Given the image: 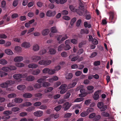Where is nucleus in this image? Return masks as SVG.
Listing matches in <instances>:
<instances>
[{
    "instance_id": "58836bf2",
    "label": "nucleus",
    "mask_w": 121,
    "mask_h": 121,
    "mask_svg": "<svg viewBox=\"0 0 121 121\" xmlns=\"http://www.w3.org/2000/svg\"><path fill=\"white\" fill-rule=\"evenodd\" d=\"M44 65H49L51 62V61L50 60H44Z\"/></svg>"
},
{
    "instance_id": "c03bdc74",
    "label": "nucleus",
    "mask_w": 121,
    "mask_h": 121,
    "mask_svg": "<svg viewBox=\"0 0 121 121\" xmlns=\"http://www.w3.org/2000/svg\"><path fill=\"white\" fill-rule=\"evenodd\" d=\"M62 106L60 105H59L57 106L56 107L54 108V109L55 110H56L57 111H59L61 108Z\"/></svg>"
},
{
    "instance_id": "49530a36",
    "label": "nucleus",
    "mask_w": 121,
    "mask_h": 121,
    "mask_svg": "<svg viewBox=\"0 0 121 121\" xmlns=\"http://www.w3.org/2000/svg\"><path fill=\"white\" fill-rule=\"evenodd\" d=\"M2 69L3 71L6 72L9 71V67H3L2 68Z\"/></svg>"
},
{
    "instance_id": "4468645a",
    "label": "nucleus",
    "mask_w": 121,
    "mask_h": 121,
    "mask_svg": "<svg viewBox=\"0 0 121 121\" xmlns=\"http://www.w3.org/2000/svg\"><path fill=\"white\" fill-rule=\"evenodd\" d=\"M37 66L38 65H37L33 63L29 64L28 65V67L29 68L32 69L36 68Z\"/></svg>"
},
{
    "instance_id": "2f4dec72",
    "label": "nucleus",
    "mask_w": 121,
    "mask_h": 121,
    "mask_svg": "<svg viewBox=\"0 0 121 121\" xmlns=\"http://www.w3.org/2000/svg\"><path fill=\"white\" fill-rule=\"evenodd\" d=\"M40 72V70L39 69H37L33 71L32 73L34 75H37Z\"/></svg>"
},
{
    "instance_id": "a19ab883",
    "label": "nucleus",
    "mask_w": 121,
    "mask_h": 121,
    "mask_svg": "<svg viewBox=\"0 0 121 121\" xmlns=\"http://www.w3.org/2000/svg\"><path fill=\"white\" fill-rule=\"evenodd\" d=\"M97 54V52H93L91 54L90 57L91 58H93L95 57Z\"/></svg>"
},
{
    "instance_id": "e2e57ef3",
    "label": "nucleus",
    "mask_w": 121,
    "mask_h": 121,
    "mask_svg": "<svg viewBox=\"0 0 121 121\" xmlns=\"http://www.w3.org/2000/svg\"><path fill=\"white\" fill-rule=\"evenodd\" d=\"M100 111H104L107 108V106L106 105H103L100 108Z\"/></svg>"
},
{
    "instance_id": "8fccbe9b",
    "label": "nucleus",
    "mask_w": 121,
    "mask_h": 121,
    "mask_svg": "<svg viewBox=\"0 0 121 121\" xmlns=\"http://www.w3.org/2000/svg\"><path fill=\"white\" fill-rule=\"evenodd\" d=\"M100 64V62L99 61H96L94 62L93 64L95 66L99 65Z\"/></svg>"
},
{
    "instance_id": "4c0bfd02",
    "label": "nucleus",
    "mask_w": 121,
    "mask_h": 121,
    "mask_svg": "<svg viewBox=\"0 0 121 121\" xmlns=\"http://www.w3.org/2000/svg\"><path fill=\"white\" fill-rule=\"evenodd\" d=\"M56 70L55 69H49L48 74H53L56 72Z\"/></svg>"
},
{
    "instance_id": "79ce46f5",
    "label": "nucleus",
    "mask_w": 121,
    "mask_h": 121,
    "mask_svg": "<svg viewBox=\"0 0 121 121\" xmlns=\"http://www.w3.org/2000/svg\"><path fill=\"white\" fill-rule=\"evenodd\" d=\"M76 20V18L75 17L73 18L71 20L70 22V24L71 26H72L73 24L75 22Z\"/></svg>"
},
{
    "instance_id": "ea45409f",
    "label": "nucleus",
    "mask_w": 121,
    "mask_h": 121,
    "mask_svg": "<svg viewBox=\"0 0 121 121\" xmlns=\"http://www.w3.org/2000/svg\"><path fill=\"white\" fill-rule=\"evenodd\" d=\"M14 49L16 51L20 52L22 48L19 46H16L15 47Z\"/></svg>"
},
{
    "instance_id": "f3484780",
    "label": "nucleus",
    "mask_w": 121,
    "mask_h": 121,
    "mask_svg": "<svg viewBox=\"0 0 121 121\" xmlns=\"http://www.w3.org/2000/svg\"><path fill=\"white\" fill-rule=\"evenodd\" d=\"M5 52L6 53L9 55H12L13 53L12 50L9 49L5 50Z\"/></svg>"
},
{
    "instance_id": "a211bd4d",
    "label": "nucleus",
    "mask_w": 121,
    "mask_h": 121,
    "mask_svg": "<svg viewBox=\"0 0 121 121\" xmlns=\"http://www.w3.org/2000/svg\"><path fill=\"white\" fill-rule=\"evenodd\" d=\"M35 79L34 77L32 76H29L27 77L26 80L28 81H33Z\"/></svg>"
},
{
    "instance_id": "3c124183",
    "label": "nucleus",
    "mask_w": 121,
    "mask_h": 121,
    "mask_svg": "<svg viewBox=\"0 0 121 121\" xmlns=\"http://www.w3.org/2000/svg\"><path fill=\"white\" fill-rule=\"evenodd\" d=\"M50 85V84L48 82H45L43 83V87H47Z\"/></svg>"
},
{
    "instance_id": "5fc2aeb1",
    "label": "nucleus",
    "mask_w": 121,
    "mask_h": 121,
    "mask_svg": "<svg viewBox=\"0 0 121 121\" xmlns=\"http://www.w3.org/2000/svg\"><path fill=\"white\" fill-rule=\"evenodd\" d=\"M101 115L104 117H108L109 116V114L108 112H103L101 113Z\"/></svg>"
},
{
    "instance_id": "680f3d73",
    "label": "nucleus",
    "mask_w": 121,
    "mask_h": 121,
    "mask_svg": "<svg viewBox=\"0 0 121 121\" xmlns=\"http://www.w3.org/2000/svg\"><path fill=\"white\" fill-rule=\"evenodd\" d=\"M70 41L71 43L75 44H77V40L75 39H71Z\"/></svg>"
},
{
    "instance_id": "2eb2a0df",
    "label": "nucleus",
    "mask_w": 121,
    "mask_h": 121,
    "mask_svg": "<svg viewBox=\"0 0 121 121\" xmlns=\"http://www.w3.org/2000/svg\"><path fill=\"white\" fill-rule=\"evenodd\" d=\"M22 74H14L13 76V78L16 79H18L22 78Z\"/></svg>"
},
{
    "instance_id": "393cba45",
    "label": "nucleus",
    "mask_w": 121,
    "mask_h": 121,
    "mask_svg": "<svg viewBox=\"0 0 121 121\" xmlns=\"http://www.w3.org/2000/svg\"><path fill=\"white\" fill-rule=\"evenodd\" d=\"M71 94L69 91H67L66 92V93L65 94L64 96V98L65 99H67L68 98L70 95Z\"/></svg>"
},
{
    "instance_id": "423d86ee",
    "label": "nucleus",
    "mask_w": 121,
    "mask_h": 121,
    "mask_svg": "<svg viewBox=\"0 0 121 121\" xmlns=\"http://www.w3.org/2000/svg\"><path fill=\"white\" fill-rule=\"evenodd\" d=\"M23 60V57L19 56L16 57L14 59V60L15 62H20L22 61Z\"/></svg>"
},
{
    "instance_id": "a878e982",
    "label": "nucleus",
    "mask_w": 121,
    "mask_h": 121,
    "mask_svg": "<svg viewBox=\"0 0 121 121\" xmlns=\"http://www.w3.org/2000/svg\"><path fill=\"white\" fill-rule=\"evenodd\" d=\"M7 63V61L5 60L1 59L0 60V64L2 65H5Z\"/></svg>"
},
{
    "instance_id": "f03ea898",
    "label": "nucleus",
    "mask_w": 121,
    "mask_h": 121,
    "mask_svg": "<svg viewBox=\"0 0 121 121\" xmlns=\"http://www.w3.org/2000/svg\"><path fill=\"white\" fill-rule=\"evenodd\" d=\"M101 92V91L100 90H98L95 92L93 97L94 99L97 100L98 99Z\"/></svg>"
},
{
    "instance_id": "39448f33",
    "label": "nucleus",
    "mask_w": 121,
    "mask_h": 121,
    "mask_svg": "<svg viewBox=\"0 0 121 121\" xmlns=\"http://www.w3.org/2000/svg\"><path fill=\"white\" fill-rule=\"evenodd\" d=\"M71 104H69L68 102L65 103L63 105V106L64 108L65 111L67 110L71 106Z\"/></svg>"
},
{
    "instance_id": "e433bc0d",
    "label": "nucleus",
    "mask_w": 121,
    "mask_h": 121,
    "mask_svg": "<svg viewBox=\"0 0 121 121\" xmlns=\"http://www.w3.org/2000/svg\"><path fill=\"white\" fill-rule=\"evenodd\" d=\"M7 75V73L2 71H0V76L1 77H2L4 76H6Z\"/></svg>"
},
{
    "instance_id": "f257e3e1",
    "label": "nucleus",
    "mask_w": 121,
    "mask_h": 121,
    "mask_svg": "<svg viewBox=\"0 0 121 121\" xmlns=\"http://www.w3.org/2000/svg\"><path fill=\"white\" fill-rule=\"evenodd\" d=\"M110 16L109 18V23H114L117 19V17L115 15L114 12H110L109 13Z\"/></svg>"
},
{
    "instance_id": "69168bd1",
    "label": "nucleus",
    "mask_w": 121,
    "mask_h": 121,
    "mask_svg": "<svg viewBox=\"0 0 121 121\" xmlns=\"http://www.w3.org/2000/svg\"><path fill=\"white\" fill-rule=\"evenodd\" d=\"M82 72L80 71H76L75 73V75L77 76H80L82 74Z\"/></svg>"
},
{
    "instance_id": "473e14b6",
    "label": "nucleus",
    "mask_w": 121,
    "mask_h": 121,
    "mask_svg": "<svg viewBox=\"0 0 121 121\" xmlns=\"http://www.w3.org/2000/svg\"><path fill=\"white\" fill-rule=\"evenodd\" d=\"M51 32L52 33H56L57 32V30L55 27L53 26L51 28Z\"/></svg>"
},
{
    "instance_id": "13d9d810",
    "label": "nucleus",
    "mask_w": 121,
    "mask_h": 121,
    "mask_svg": "<svg viewBox=\"0 0 121 121\" xmlns=\"http://www.w3.org/2000/svg\"><path fill=\"white\" fill-rule=\"evenodd\" d=\"M61 56L63 57H66L67 56V53L65 52H61Z\"/></svg>"
},
{
    "instance_id": "f8f14e48",
    "label": "nucleus",
    "mask_w": 121,
    "mask_h": 121,
    "mask_svg": "<svg viewBox=\"0 0 121 121\" xmlns=\"http://www.w3.org/2000/svg\"><path fill=\"white\" fill-rule=\"evenodd\" d=\"M47 78L46 76H43L42 78L38 79L37 80V82L39 83H41L43 82H44L45 81V79Z\"/></svg>"
},
{
    "instance_id": "f704fd0d",
    "label": "nucleus",
    "mask_w": 121,
    "mask_h": 121,
    "mask_svg": "<svg viewBox=\"0 0 121 121\" xmlns=\"http://www.w3.org/2000/svg\"><path fill=\"white\" fill-rule=\"evenodd\" d=\"M7 84L8 86L9 85H11L14 84V82L12 80H8L6 81Z\"/></svg>"
},
{
    "instance_id": "ddd939ff",
    "label": "nucleus",
    "mask_w": 121,
    "mask_h": 121,
    "mask_svg": "<svg viewBox=\"0 0 121 121\" xmlns=\"http://www.w3.org/2000/svg\"><path fill=\"white\" fill-rule=\"evenodd\" d=\"M49 30L48 29H46L43 30L42 31V34L43 35H46L49 33Z\"/></svg>"
},
{
    "instance_id": "774afa93",
    "label": "nucleus",
    "mask_w": 121,
    "mask_h": 121,
    "mask_svg": "<svg viewBox=\"0 0 121 121\" xmlns=\"http://www.w3.org/2000/svg\"><path fill=\"white\" fill-rule=\"evenodd\" d=\"M103 105V104L102 102H99L98 103L97 107L99 108H100Z\"/></svg>"
},
{
    "instance_id": "bb28decb",
    "label": "nucleus",
    "mask_w": 121,
    "mask_h": 121,
    "mask_svg": "<svg viewBox=\"0 0 121 121\" xmlns=\"http://www.w3.org/2000/svg\"><path fill=\"white\" fill-rule=\"evenodd\" d=\"M73 75L72 73H69L66 76V78L67 79H70L72 78Z\"/></svg>"
},
{
    "instance_id": "c756f323",
    "label": "nucleus",
    "mask_w": 121,
    "mask_h": 121,
    "mask_svg": "<svg viewBox=\"0 0 121 121\" xmlns=\"http://www.w3.org/2000/svg\"><path fill=\"white\" fill-rule=\"evenodd\" d=\"M3 114L6 115H9L12 113V112L10 110H7L4 111L3 112Z\"/></svg>"
},
{
    "instance_id": "052dcab7",
    "label": "nucleus",
    "mask_w": 121,
    "mask_h": 121,
    "mask_svg": "<svg viewBox=\"0 0 121 121\" xmlns=\"http://www.w3.org/2000/svg\"><path fill=\"white\" fill-rule=\"evenodd\" d=\"M6 4V1L4 0L2 1L1 3V7L2 8H4L5 7Z\"/></svg>"
},
{
    "instance_id": "de8ad7c7",
    "label": "nucleus",
    "mask_w": 121,
    "mask_h": 121,
    "mask_svg": "<svg viewBox=\"0 0 121 121\" xmlns=\"http://www.w3.org/2000/svg\"><path fill=\"white\" fill-rule=\"evenodd\" d=\"M49 69L48 68H46L43 70V73H48Z\"/></svg>"
},
{
    "instance_id": "0eeeda50",
    "label": "nucleus",
    "mask_w": 121,
    "mask_h": 121,
    "mask_svg": "<svg viewBox=\"0 0 121 121\" xmlns=\"http://www.w3.org/2000/svg\"><path fill=\"white\" fill-rule=\"evenodd\" d=\"M17 89L20 90H23L26 88V86L23 85H18L17 87Z\"/></svg>"
},
{
    "instance_id": "72a5a7b5",
    "label": "nucleus",
    "mask_w": 121,
    "mask_h": 121,
    "mask_svg": "<svg viewBox=\"0 0 121 121\" xmlns=\"http://www.w3.org/2000/svg\"><path fill=\"white\" fill-rule=\"evenodd\" d=\"M84 99V98L82 97L78 98L75 99L74 101L75 102H78L82 101Z\"/></svg>"
},
{
    "instance_id": "6e6552de",
    "label": "nucleus",
    "mask_w": 121,
    "mask_h": 121,
    "mask_svg": "<svg viewBox=\"0 0 121 121\" xmlns=\"http://www.w3.org/2000/svg\"><path fill=\"white\" fill-rule=\"evenodd\" d=\"M41 59V57L38 56H34L32 57V60L35 62L38 61L40 60Z\"/></svg>"
},
{
    "instance_id": "37998d69",
    "label": "nucleus",
    "mask_w": 121,
    "mask_h": 121,
    "mask_svg": "<svg viewBox=\"0 0 121 121\" xmlns=\"http://www.w3.org/2000/svg\"><path fill=\"white\" fill-rule=\"evenodd\" d=\"M12 111H13L16 112L20 110L19 108L17 107H14L12 108L11 109Z\"/></svg>"
},
{
    "instance_id": "0e129e2a",
    "label": "nucleus",
    "mask_w": 121,
    "mask_h": 121,
    "mask_svg": "<svg viewBox=\"0 0 121 121\" xmlns=\"http://www.w3.org/2000/svg\"><path fill=\"white\" fill-rule=\"evenodd\" d=\"M87 94V93L86 92H83L82 93H81L79 95V96L83 97L86 96Z\"/></svg>"
},
{
    "instance_id": "7c9ffc66",
    "label": "nucleus",
    "mask_w": 121,
    "mask_h": 121,
    "mask_svg": "<svg viewBox=\"0 0 121 121\" xmlns=\"http://www.w3.org/2000/svg\"><path fill=\"white\" fill-rule=\"evenodd\" d=\"M15 65L17 67H21L24 66V64L21 63H15Z\"/></svg>"
},
{
    "instance_id": "b1692460",
    "label": "nucleus",
    "mask_w": 121,
    "mask_h": 121,
    "mask_svg": "<svg viewBox=\"0 0 121 121\" xmlns=\"http://www.w3.org/2000/svg\"><path fill=\"white\" fill-rule=\"evenodd\" d=\"M16 94L13 93L9 94L8 95V97L9 98H14L16 97Z\"/></svg>"
},
{
    "instance_id": "aec40b11",
    "label": "nucleus",
    "mask_w": 121,
    "mask_h": 121,
    "mask_svg": "<svg viewBox=\"0 0 121 121\" xmlns=\"http://www.w3.org/2000/svg\"><path fill=\"white\" fill-rule=\"evenodd\" d=\"M67 85L65 84H64L61 85L59 87L60 89H67L66 88Z\"/></svg>"
},
{
    "instance_id": "338daca9",
    "label": "nucleus",
    "mask_w": 121,
    "mask_h": 121,
    "mask_svg": "<svg viewBox=\"0 0 121 121\" xmlns=\"http://www.w3.org/2000/svg\"><path fill=\"white\" fill-rule=\"evenodd\" d=\"M69 8L73 12H74L75 10L74 7L72 5H69Z\"/></svg>"
},
{
    "instance_id": "6e6d98bb",
    "label": "nucleus",
    "mask_w": 121,
    "mask_h": 121,
    "mask_svg": "<svg viewBox=\"0 0 121 121\" xmlns=\"http://www.w3.org/2000/svg\"><path fill=\"white\" fill-rule=\"evenodd\" d=\"M46 50L44 49H43L39 52V53L40 55H43L45 54L46 52Z\"/></svg>"
},
{
    "instance_id": "bf43d9fd",
    "label": "nucleus",
    "mask_w": 121,
    "mask_h": 121,
    "mask_svg": "<svg viewBox=\"0 0 121 121\" xmlns=\"http://www.w3.org/2000/svg\"><path fill=\"white\" fill-rule=\"evenodd\" d=\"M91 101L90 99H87L85 101L84 104L86 105H88L91 103Z\"/></svg>"
},
{
    "instance_id": "a18cd8bd",
    "label": "nucleus",
    "mask_w": 121,
    "mask_h": 121,
    "mask_svg": "<svg viewBox=\"0 0 121 121\" xmlns=\"http://www.w3.org/2000/svg\"><path fill=\"white\" fill-rule=\"evenodd\" d=\"M42 85L40 84L37 83L34 85V87L36 88H39L42 86Z\"/></svg>"
},
{
    "instance_id": "20e7f679",
    "label": "nucleus",
    "mask_w": 121,
    "mask_h": 121,
    "mask_svg": "<svg viewBox=\"0 0 121 121\" xmlns=\"http://www.w3.org/2000/svg\"><path fill=\"white\" fill-rule=\"evenodd\" d=\"M43 112L42 111H37L35 112L34 113V115L37 117H41L43 115Z\"/></svg>"
},
{
    "instance_id": "5701e85b",
    "label": "nucleus",
    "mask_w": 121,
    "mask_h": 121,
    "mask_svg": "<svg viewBox=\"0 0 121 121\" xmlns=\"http://www.w3.org/2000/svg\"><path fill=\"white\" fill-rule=\"evenodd\" d=\"M88 114V113L87 111H84L81 113L80 116L82 117H84L87 116Z\"/></svg>"
},
{
    "instance_id": "7ed1b4c3",
    "label": "nucleus",
    "mask_w": 121,
    "mask_h": 121,
    "mask_svg": "<svg viewBox=\"0 0 121 121\" xmlns=\"http://www.w3.org/2000/svg\"><path fill=\"white\" fill-rule=\"evenodd\" d=\"M56 14V12L55 11H52L49 10L47 12L46 15L48 17H52L54 16Z\"/></svg>"
},
{
    "instance_id": "864d4df0",
    "label": "nucleus",
    "mask_w": 121,
    "mask_h": 121,
    "mask_svg": "<svg viewBox=\"0 0 121 121\" xmlns=\"http://www.w3.org/2000/svg\"><path fill=\"white\" fill-rule=\"evenodd\" d=\"M41 104V102L38 101L35 102L34 104V105L35 107H37L40 106Z\"/></svg>"
},
{
    "instance_id": "c9c22d12",
    "label": "nucleus",
    "mask_w": 121,
    "mask_h": 121,
    "mask_svg": "<svg viewBox=\"0 0 121 121\" xmlns=\"http://www.w3.org/2000/svg\"><path fill=\"white\" fill-rule=\"evenodd\" d=\"M84 26L86 28L88 27L89 28H90L91 26V24H88L87 22H84Z\"/></svg>"
},
{
    "instance_id": "1a4fd4ad",
    "label": "nucleus",
    "mask_w": 121,
    "mask_h": 121,
    "mask_svg": "<svg viewBox=\"0 0 121 121\" xmlns=\"http://www.w3.org/2000/svg\"><path fill=\"white\" fill-rule=\"evenodd\" d=\"M21 46L22 47L28 48L30 47V45L29 43L25 42L22 44Z\"/></svg>"
},
{
    "instance_id": "09e8293b",
    "label": "nucleus",
    "mask_w": 121,
    "mask_h": 121,
    "mask_svg": "<svg viewBox=\"0 0 121 121\" xmlns=\"http://www.w3.org/2000/svg\"><path fill=\"white\" fill-rule=\"evenodd\" d=\"M8 85L6 83V81L5 83H3L0 84L1 86L3 88H5L7 87Z\"/></svg>"
},
{
    "instance_id": "c85d7f7f",
    "label": "nucleus",
    "mask_w": 121,
    "mask_h": 121,
    "mask_svg": "<svg viewBox=\"0 0 121 121\" xmlns=\"http://www.w3.org/2000/svg\"><path fill=\"white\" fill-rule=\"evenodd\" d=\"M61 35L62 37L61 39L62 41H64L68 38V37L66 34H64Z\"/></svg>"
},
{
    "instance_id": "6ab92c4d",
    "label": "nucleus",
    "mask_w": 121,
    "mask_h": 121,
    "mask_svg": "<svg viewBox=\"0 0 121 121\" xmlns=\"http://www.w3.org/2000/svg\"><path fill=\"white\" fill-rule=\"evenodd\" d=\"M33 49L35 51H38L39 49V46L37 44H35L33 46Z\"/></svg>"
},
{
    "instance_id": "dca6fc26",
    "label": "nucleus",
    "mask_w": 121,
    "mask_h": 121,
    "mask_svg": "<svg viewBox=\"0 0 121 121\" xmlns=\"http://www.w3.org/2000/svg\"><path fill=\"white\" fill-rule=\"evenodd\" d=\"M22 100V99L20 98H16L14 99V102L16 103H21Z\"/></svg>"
},
{
    "instance_id": "9d476101",
    "label": "nucleus",
    "mask_w": 121,
    "mask_h": 121,
    "mask_svg": "<svg viewBox=\"0 0 121 121\" xmlns=\"http://www.w3.org/2000/svg\"><path fill=\"white\" fill-rule=\"evenodd\" d=\"M80 33L82 35L88 34L89 33V30L86 29H82L80 30Z\"/></svg>"
},
{
    "instance_id": "cd10ccee",
    "label": "nucleus",
    "mask_w": 121,
    "mask_h": 121,
    "mask_svg": "<svg viewBox=\"0 0 121 121\" xmlns=\"http://www.w3.org/2000/svg\"><path fill=\"white\" fill-rule=\"evenodd\" d=\"M71 48V47L69 44H65V45H64V50H68L70 49Z\"/></svg>"
},
{
    "instance_id": "9b49d317",
    "label": "nucleus",
    "mask_w": 121,
    "mask_h": 121,
    "mask_svg": "<svg viewBox=\"0 0 121 121\" xmlns=\"http://www.w3.org/2000/svg\"><path fill=\"white\" fill-rule=\"evenodd\" d=\"M32 96V95L30 93H25L24 94L23 96L25 98H30Z\"/></svg>"
},
{
    "instance_id": "412c9836",
    "label": "nucleus",
    "mask_w": 121,
    "mask_h": 121,
    "mask_svg": "<svg viewBox=\"0 0 121 121\" xmlns=\"http://www.w3.org/2000/svg\"><path fill=\"white\" fill-rule=\"evenodd\" d=\"M55 49L54 48H51L50 49L49 52L51 54H54L56 53Z\"/></svg>"
},
{
    "instance_id": "4d7b16f0",
    "label": "nucleus",
    "mask_w": 121,
    "mask_h": 121,
    "mask_svg": "<svg viewBox=\"0 0 121 121\" xmlns=\"http://www.w3.org/2000/svg\"><path fill=\"white\" fill-rule=\"evenodd\" d=\"M9 70H14L16 69V67L13 65L9 66Z\"/></svg>"
},
{
    "instance_id": "4be33fe9",
    "label": "nucleus",
    "mask_w": 121,
    "mask_h": 121,
    "mask_svg": "<svg viewBox=\"0 0 121 121\" xmlns=\"http://www.w3.org/2000/svg\"><path fill=\"white\" fill-rule=\"evenodd\" d=\"M63 49L64 50V44H61L58 47L57 50L58 51H60Z\"/></svg>"
},
{
    "instance_id": "603ef678",
    "label": "nucleus",
    "mask_w": 121,
    "mask_h": 121,
    "mask_svg": "<svg viewBox=\"0 0 121 121\" xmlns=\"http://www.w3.org/2000/svg\"><path fill=\"white\" fill-rule=\"evenodd\" d=\"M34 109V108L32 106H30L27 108L26 109V110L27 112H30L33 110Z\"/></svg>"
}]
</instances>
